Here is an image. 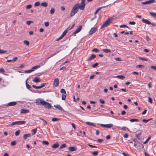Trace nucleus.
Instances as JSON below:
<instances>
[{
	"mask_svg": "<svg viewBox=\"0 0 156 156\" xmlns=\"http://www.w3.org/2000/svg\"><path fill=\"white\" fill-rule=\"evenodd\" d=\"M85 0H81L80 5L78 4H76L73 7L70 14V16L72 17L77 12L79 9L81 10H83L85 8Z\"/></svg>",
	"mask_w": 156,
	"mask_h": 156,
	"instance_id": "1",
	"label": "nucleus"
},
{
	"mask_svg": "<svg viewBox=\"0 0 156 156\" xmlns=\"http://www.w3.org/2000/svg\"><path fill=\"white\" fill-rule=\"evenodd\" d=\"M113 19L111 18H109L101 26V28H103L109 25L112 21Z\"/></svg>",
	"mask_w": 156,
	"mask_h": 156,
	"instance_id": "2",
	"label": "nucleus"
},
{
	"mask_svg": "<svg viewBox=\"0 0 156 156\" xmlns=\"http://www.w3.org/2000/svg\"><path fill=\"white\" fill-rule=\"evenodd\" d=\"M44 101H45L44 100L40 98H38L36 100V104L38 105H43L44 104Z\"/></svg>",
	"mask_w": 156,
	"mask_h": 156,
	"instance_id": "3",
	"label": "nucleus"
},
{
	"mask_svg": "<svg viewBox=\"0 0 156 156\" xmlns=\"http://www.w3.org/2000/svg\"><path fill=\"white\" fill-rule=\"evenodd\" d=\"M82 28V26L81 25H80L78 27L77 29L73 33V35L74 36H75L76 34L80 32Z\"/></svg>",
	"mask_w": 156,
	"mask_h": 156,
	"instance_id": "4",
	"label": "nucleus"
},
{
	"mask_svg": "<svg viewBox=\"0 0 156 156\" xmlns=\"http://www.w3.org/2000/svg\"><path fill=\"white\" fill-rule=\"evenodd\" d=\"M59 84V80L58 78H55L53 84V87H58Z\"/></svg>",
	"mask_w": 156,
	"mask_h": 156,
	"instance_id": "5",
	"label": "nucleus"
},
{
	"mask_svg": "<svg viewBox=\"0 0 156 156\" xmlns=\"http://www.w3.org/2000/svg\"><path fill=\"white\" fill-rule=\"evenodd\" d=\"M101 126L103 127H105L107 128H110L113 126V125L111 123L108 124H101Z\"/></svg>",
	"mask_w": 156,
	"mask_h": 156,
	"instance_id": "6",
	"label": "nucleus"
},
{
	"mask_svg": "<svg viewBox=\"0 0 156 156\" xmlns=\"http://www.w3.org/2000/svg\"><path fill=\"white\" fill-rule=\"evenodd\" d=\"M43 105L46 108L49 109L51 108V105L49 103L46 102L45 101Z\"/></svg>",
	"mask_w": 156,
	"mask_h": 156,
	"instance_id": "7",
	"label": "nucleus"
},
{
	"mask_svg": "<svg viewBox=\"0 0 156 156\" xmlns=\"http://www.w3.org/2000/svg\"><path fill=\"white\" fill-rule=\"evenodd\" d=\"M97 28L96 27H93L91 28L89 32V34L90 35L92 34L93 33L95 32Z\"/></svg>",
	"mask_w": 156,
	"mask_h": 156,
	"instance_id": "8",
	"label": "nucleus"
},
{
	"mask_svg": "<svg viewBox=\"0 0 156 156\" xmlns=\"http://www.w3.org/2000/svg\"><path fill=\"white\" fill-rule=\"evenodd\" d=\"M17 104L16 102L15 101L11 102L6 105V106H11L16 105Z\"/></svg>",
	"mask_w": 156,
	"mask_h": 156,
	"instance_id": "9",
	"label": "nucleus"
},
{
	"mask_svg": "<svg viewBox=\"0 0 156 156\" xmlns=\"http://www.w3.org/2000/svg\"><path fill=\"white\" fill-rule=\"evenodd\" d=\"M69 150L71 151H73L77 150V148L76 147H69Z\"/></svg>",
	"mask_w": 156,
	"mask_h": 156,
	"instance_id": "10",
	"label": "nucleus"
},
{
	"mask_svg": "<svg viewBox=\"0 0 156 156\" xmlns=\"http://www.w3.org/2000/svg\"><path fill=\"white\" fill-rule=\"evenodd\" d=\"M31 136L30 133H27L23 135V138L25 140H26L27 137H30Z\"/></svg>",
	"mask_w": 156,
	"mask_h": 156,
	"instance_id": "11",
	"label": "nucleus"
},
{
	"mask_svg": "<svg viewBox=\"0 0 156 156\" xmlns=\"http://www.w3.org/2000/svg\"><path fill=\"white\" fill-rule=\"evenodd\" d=\"M29 112V110L27 109H26L24 108H23L21 109L20 110V113H27Z\"/></svg>",
	"mask_w": 156,
	"mask_h": 156,
	"instance_id": "12",
	"label": "nucleus"
},
{
	"mask_svg": "<svg viewBox=\"0 0 156 156\" xmlns=\"http://www.w3.org/2000/svg\"><path fill=\"white\" fill-rule=\"evenodd\" d=\"M16 122L17 125H18L25 124L26 123V122L24 121H16Z\"/></svg>",
	"mask_w": 156,
	"mask_h": 156,
	"instance_id": "13",
	"label": "nucleus"
},
{
	"mask_svg": "<svg viewBox=\"0 0 156 156\" xmlns=\"http://www.w3.org/2000/svg\"><path fill=\"white\" fill-rule=\"evenodd\" d=\"M142 21L143 22H144V23H145L146 24H151V22L150 21H149L146 20V19H142Z\"/></svg>",
	"mask_w": 156,
	"mask_h": 156,
	"instance_id": "14",
	"label": "nucleus"
},
{
	"mask_svg": "<svg viewBox=\"0 0 156 156\" xmlns=\"http://www.w3.org/2000/svg\"><path fill=\"white\" fill-rule=\"evenodd\" d=\"M33 81L35 83H39L40 81V79L39 77H36L33 80Z\"/></svg>",
	"mask_w": 156,
	"mask_h": 156,
	"instance_id": "15",
	"label": "nucleus"
},
{
	"mask_svg": "<svg viewBox=\"0 0 156 156\" xmlns=\"http://www.w3.org/2000/svg\"><path fill=\"white\" fill-rule=\"evenodd\" d=\"M96 55L94 54H92L88 59L87 61H91L95 58Z\"/></svg>",
	"mask_w": 156,
	"mask_h": 156,
	"instance_id": "16",
	"label": "nucleus"
},
{
	"mask_svg": "<svg viewBox=\"0 0 156 156\" xmlns=\"http://www.w3.org/2000/svg\"><path fill=\"white\" fill-rule=\"evenodd\" d=\"M54 106L55 108L59 110H63L61 106L59 105H54Z\"/></svg>",
	"mask_w": 156,
	"mask_h": 156,
	"instance_id": "17",
	"label": "nucleus"
},
{
	"mask_svg": "<svg viewBox=\"0 0 156 156\" xmlns=\"http://www.w3.org/2000/svg\"><path fill=\"white\" fill-rule=\"evenodd\" d=\"M59 144L58 143H56L55 144H54L52 145V147L53 148L55 149L59 147Z\"/></svg>",
	"mask_w": 156,
	"mask_h": 156,
	"instance_id": "18",
	"label": "nucleus"
},
{
	"mask_svg": "<svg viewBox=\"0 0 156 156\" xmlns=\"http://www.w3.org/2000/svg\"><path fill=\"white\" fill-rule=\"evenodd\" d=\"M86 124L87 125L92 126H96L95 124L94 123H92V122H86Z\"/></svg>",
	"mask_w": 156,
	"mask_h": 156,
	"instance_id": "19",
	"label": "nucleus"
},
{
	"mask_svg": "<svg viewBox=\"0 0 156 156\" xmlns=\"http://www.w3.org/2000/svg\"><path fill=\"white\" fill-rule=\"evenodd\" d=\"M37 131V129H34L31 130V132L33 135H34L36 133Z\"/></svg>",
	"mask_w": 156,
	"mask_h": 156,
	"instance_id": "20",
	"label": "nucleus"
},
{
	"mask_svg": "<svg viewBox=\"0 0 156 156\" xmlns=\"http://www.w3.org/2000/svg\"><path fill=\"white\" fill-rule=\"evenodd\" d=\"M103 51L105 53H108L111 52V51L110 49H109L107 48H105L103 49Z\"/></svg>",
	"mask_w": 156,
	"mask_h": 156,
	"instance_id": "21",
	"label": "nucleus"
},
{
	"mask_svg": "<svg viewBox=\"0 0 156 156\" xmlns=\"http://www.w3.org/2000/svg\"><path fill=\"white\" fill-rule=\"evenodd\" d=\"M41 5L45 7H47L48 5V4L46 2H43L41 4Z\"/></svg>",
	"mask_w": 156,
	"mask_h": 156,
	"instance_id": "22",
	"label": "nucleus"
},
{
	"mask_svg": "<svg viewBox=\"0 0 156 156\" xmlns=\"http://www.w3.org/2000/svg\"><path fill=\"white\" fill-rule=\"evenodd\" d=\"M75 23H73V25H72V27H70V26H69V27H68V28H67L66 29V30H67V31H68V30H70V29H72V28H73L74 27V26H75Z\"/></svg>",
	"mask_w": 156,
	"mask_h": 156,
	"instance_id": "23",
	"label": "nucleus"
},
{
	"mask_svg": "<svg viewBox=\"0 0 156 156\" xmlns=\"http://www.w3.org/2000/svg\"><path fill=\"white\" fill-rule=\"evenodd\" d=\"M149 13L153 17L156 18V13L152 12H149Z\"/></svg>",
	"mask_w": 156,
	"mask_h": 156,
	"instance_id": "24",
	"label": "nucleus"
},
{
	"mask_svg": "<svg viewBox=\"0 0 156 156\" xmlns=\"http://www.w3.org/2000/svg\"><path fill=\"white\" fill-rule=\"evenodd\" d=\"M116 77L119 79H122L125 78V76L122 75H119L116 76Z\"/></svg>",
	"mask_w": 156,
	"mask_h": 156,
	"instance_id": "25",
	"label": "nucleus"
},
{
	"mask_svg": "<svg viewBox=\"0 0 156 156\" xmlns=\"http://www.w3.org/2000/svg\"><path fill=\"white\" fill-rule=\"evenodd\" d=\"M105 7V6H103L102 7H101L100 8L98 9L95 12H94V15L95 16H96V14L98 12V11L101 9V8H104Z\"/></svg>",
	"mask_w": 156,
	"mask_h": 156,
	"instance_id": "26",
	"label": "nucleus"
},
{
	"mask_svg": "<svg viewBox=\"0 0 156 156\" xmlns=\"http://www.w3.org/2000/svg\"><path fill=\"white\" fill-rule=\"evenodd\" d=\"M129 121L131 122H138L139 121V120L138 119H130L129 120Z\"/></svg>",
	"mask_w": 156,
	"mask_h": 156,
	"instance_id": "27",
	"label": "nucleus"
},
{
	"mask_svg": "<svg viewBox=\"0 0 156 156\" xmlns=\"http://www.w3.org/2000/svg\"><path fill=\"white\" fill-rule=\"evenodd\" d=\"M152 119V118L150 119H144L142 120V121L143 122H145V123H147L150 120Z\"/></svg>",
	"mask_w": 156,
	"mask_h": 156,
	"instance_id": "28",
	"label": "nucleus"
},
{
	"mask_svg": "<svg viewBox=\"0 0 156 156\" xmlns=\"http://www.w3.org/2000/svg\"><path fill=\"white\" fill-rule=\"evenodd\" d=\"M148 4L153 3L155 2L154 0H149L147 1Z\"/></svg>",
	"mask_w": 156,
	"mask_h": 156,
	"instance_id": "29",
	"label": "nucleus"
},
{
	"mask_svg": "<svg viewBox=\"0 0 156 156\" xmlns=\"http://www.w3.org/2000/svg\"><path fill=\"white\" fill-rule=\"evenodd\" d=\"M20 132V130H18L16 131L15 133V134L16 136H18Z\"/></svg>",
	"mask_w": 156,
	"mask_h": 156,
	"instance_id": "30",
	"label": "nucleus"
},
{
	"mask_svg": "<svg viewBox=\"0 0 156 156\" xmlns=\"http://www.w3.org/2000/svg\"><path fill=\"white\" fill-rule=\"evenodd\" d=\"M60 92L62 93H63V94H66V92L65 90V89H62L60 90Z\"/></svg>",
	"mask_w": 156,
	"mask_h": 156,
	"instance_id": "31",
	"label": "nucleus"
},
{
	"mask_svg": "<svg viewBox=\"0 0 156 156\" xmlns=\"http://www.w3.org/2000/svg\"><path fill=\"white\" fill-rule=\"evenodd\" d=\"M98 151H95L94 152H93L92 153V155H93L94 156H96L98 155Z\"/></svg>",
	"mask_w": 156,
	"mask_h": 156,
	"instance_id": "32",
	"label": "nucleus"
},
{
	"mask_svg": "<svg viewBox=\"0 0 156 156\" xmlns=\"http://www.w3.org/2000/svg\"><path fill=\"white\" fill-rule=\"evenodd\" d=\"M66 94H62V100H64L66 99Z\"/></svg>",
	"mask_w": 156,
	"mask_h": 156,
	"instance_id": "33",
	"label": "nucleus"
},
{
	"mask_svg": "<svg viewBox=\"0 0 156 156\" xmlns=\"http://www.w3.org/2000/svg\"><path fill=\"white\" fill-rule=\"evenodd\" d=\"M151 138V137H148L147 139V140L143 143V144H145L146 143H147L148 141H149V140H150Z\"/></svg>",
	"mask_w": 156,
	"mask_h": 156,
	"instance_id": "34",
	"label": "nucleus"
},
{
	"mask_svg": "<svg viewBox=\"0 0 156 156\" xmlns=\"http://www.w3.org/2000/svg\"><path fill=\"white\" fill-rule=\"evenodd\" d=\"M60 119H57L56 118H53L52 119V121L53 122L56 121H57L60 120Z\"/></svg>",
	"mask_w": 156,
	"mask_h": 156,
	"instance_id": "35",
	"label": "nucleus"
},
{
	"mask_svg": "<svg viewBox=\"0 0 156 156\" xmlns=\"http://www.w3.org/2000/svg\"><path fill=\"white\" fill-rule=\"evenodd\" d=\"M42 143L44 145H48L49 144V143L47 141H43Z\"/></svg>",
	"mask_w": 156,
	"mask_h": 156,
	"instance_id": "36",
	"label": "nucleus"
},
{
	"mask_svg": "<svg viewBox=\"0 0 156 156\" xmlns=\"http://www.w3.org/2000/svg\"><path fill=\"white\" fill-rule=\"evenodd\" d=\"M33 71H34V70L31 69H30V70H26L25 71V73H29Z\"/></svg>",
	"mask_w": 156,
	"mask_h": 156,
	"instance_id": "37",
	"label": "nucleus"
},
{
	"mask_svg": "<svg viewBox=\"0 0 156 156\" xmlns=\"http://www.w3.org/2000/svg\"><path fill=\"white\" fill-rule=\"evenodd\" d=\"M15 125H17V122H13L12 123V124L8 126L10 127L11 126H13Z\"/></svg>",
	"mask_w": 156,
	"mask_h": 156,
	"instance_id": "38",
	"label": "nucleus"
},
{
	"mask_svg": "<svg viewBox=\"0 0 156 156\" xmlns=\"http://www.w3.org/2000/svg\"><path fill=\"white\" fill-rule=\"evenodd\" d=\"M40 5V2H36L34 3V6L35 7V6H38L39 5Z\"/></svg>",
	"mask_w": 156,
	"mask_h": 156,
	"instance_id": "39",
	"label": "nucleus"
},
{
	"mask_svg": "<svg viewBox=\"0 0 156 156\" xmlns=\"http://www.w3.org/2000/svg\"><path fill=\"white\" fill-rule=\"evenodd\" d=\"M23 43H24L25 44H26L27 45H29V42L28 41H26L25 40V41H24Z\"/></svg>",
	"mask_w": 156,
	"mask_h": 156,
	"instance_id": "40",
	"label": "nucleus"
},
{
	"mask_svg": "<svg viewBox=\"0 0 156 156\" xmlns=\"http://www.w3.org/2000/svg\"><path fill=\"white\" fill-rule=\"evenodd\" d=\"M92 51L95 52H99V51L97 48H94V49H93L92 50Z\"/></svg>",
	"mask_w": 156,
	"mask_h": 156,
	"instance_id": "41",
	"label": "nucleus"
},
{
	"mask_svg": "<svg viewBox=\"0 0 156 156\" xmlns=\"http://www.w3.org/2000/svg\"><path fill=\"white\" fill-rule=\"evenodd\" d=\"M122 154L124 156H130L129 154L127 153L123 152Z\"/></svg>",
	"mask_w": 156,
	"mask_h": 156,
	"instance_id": "42",
	"label": "nucleus"
},
{
	"mask_svg": "<svg viewBox=\"0 0 156 156\" xmlns=\"http://www.w3.org/2000/svg\"><path fill=\"white\" fill-rule=\"evenodd\" d=\"M6 51H4L2 49H0V54H4L6 52Z\"/></svg>",
	"mask_w": 156,
	"mask_h": 156,
	"instance_id": "43",
	"label": "nucleus"
},
{
	"mask_svg": "<svg viewBox=\"0 0 156 156\" xmlns=\"http://www.w3.org/2000/svg\"><path fill=\"white\" fill-rule=\"evenodd\" d=\"M120 28H125V27H127V28H129L128 27L126 26V25L123 24L121 25L120 26Z\"/></svg>",
	"mask_w": 156,
	"mask_h": 156,
	"instance_id": "44",
	"label": "nucleus"
},
{
	"mask_svg": "<svg viewBox=\"0 0 156 156\" xmlns=\"http://www.w3.org/2000/svg\"><path fill=\"white\" fill-rule=\"evenodd\" d=\"M55 10L54 8H51L50 10V13L51 14H52L55 12Z\"/></svg>",
	"mask_w": 156,
	"mask_h": 156,
	"instance_id": "45",
	"label": "nucleus"
},
{
	"mask_svg": "<svg viewBox=\"0 0 156 156\" xmlns=\"http://www.w3.org/2000/svg\"><path fill=\"white\" fill-rule=\"evenodd\" d=\"M98 65V63H96L95 64L92 65V66L93 68H95Z\"/></svg>",
	"mask_w": 156,
	"mask_h": 156,
	"instance_id": "46",
	"label": "nucleus"
},
{
	"mask_svg": "<svg viewBox=\"0 0 156 156\" xmlns=\"http://www.w3.org/2000/svg\"><path fill=\"white\" fill-rule=\"evenodd\" d=\"M66 144H62L60 146V149H61L65 147H66Z\"/></svg>",
	"mask_w": 156,
	"mask_h": 156,
	"instance_id": "47",
	"label": "nucleus"
},
{
	"mask_svg": "<svg viewBox=\"0 0 156 156\" xmlns=\"http://www.w3.org/2000/svg\"><path fill=\"white\" fill-rule=\"evenodd\" d=\"M39 67H40V66H34L32 68V69H33L34 71L35 69H36L39 68Z\"/></svg>",
	"mask_w": 156,
	"mask_h": 156,
	"instance_id": "48",
	"label": "nucleus"
},
{
	"mask_svg": "<svg viewBox=\"0 0 156 156\" xmlns=\"http://www.w3.org/2000/svg\"><path fill=\"white\" fill-rule=\"evenodd\" d=\"M26 86L29 89H30V88H31L30 86V85L27 83V81H26Z\"/></svg>",
	"mask_w": 156,
	"mask_h": 156,
	"instance_id": "49",
	"label": "nucleus"
},
{
	"mask_svg": "<svg viewBox=\"0 0 156 156\" xmlns=\"http://www.w3.org/2000/svg\"><path fill=\"white\" fill-rule=\"evenodd\" d=\"M16 141H12L11 143V145L12 146H14L16 144Z\"/></svg>",
	"mask_w": 156,
	"mask_h": 156,
	"instance_id": "50",
	"label": "nucleus"
},
{
	"mask_svg": "<svg viewBox=\"0 0 156 156\" xmlns=\"http://www.w3.org/2000/svg\"><path fill=\"white\" fill-rule=\"evenodd\" d=\"M32 7V5H28L26 6V8L27 9H30Z\"/></svg>",
	"mask_w": 156,
	"mask_h": 156,
	"instance_id": "51",
	"label": "nucleus"
},
{
	"mask_svg": "<svg viewBox=\"0 0 156 156\" xmlns=\"http://www.w3.org/2000/svg\"><path fill=\"white\" fill-rule=\"evenodd\" d=\"M144 66H143V65H139L136 66V67H138V68H142L143 67H144Z\"/></svg>",
	"mask_w": 156,
	"mask_h": 156,
	"instance_id": "52",
	"label": "nucleus"
},
{
	"mask_svg": "<svg viewBox=\"0 0 156 156\" xmlns=\"http://www.w3.org/2000/svg\"><path fill=\"white\" fill-rule=\"evenodd\" d=\"M100 102L101 103L104 104L105 103V102L104 100L102 99H100L99 100Z\"/></svg>",
	"mask_w": 156,
	"mask_h": 156,
	"instance_id": "53",
	"label": "nucleus"
},
{
	"mask_svg": "<svg viewBox=\"0 0 156 156\" xmlns=\"http://www.w3.org/2000/svg\"><path fill=\"white\" fill-rule=\"evenodd\" d=\"M45 26L46 27H48L49 25V23L48 22H45L44 23Z\"/></svg>",
	"mask_w": 156,
	"mask_h": 156,
	"instance_id": "54",
	"label": "nucleus"
},
{
	"mask_svg": "<svg viewBox=\"0 0 156 156\" xmlns=\"http://www.w3.org/2000/svg\"><path fill=\"white\" fill-rule=\"evenodd\" d=\"M128 128H127V127L126 126L122 127L121 129L123 130H126Z\"/></svg>",
	"mask_w": 156,
	"mask_h": 156,
	"instance_id": "55",
	"label": "nucleus"
},
{
	"mask_svg": "<svg viewBox=\"0 0 156 156\" xmlns=\"http://www.w3.org/2000/svg\"><path fill=\"white\" fill-rule=\"evenodd\" d=\"M129 23L130 24L133 25L135 24V22L134 21H130Z\"/></svg>",
	"mask_w": 156,
	"mask_h": 156,
	"instance_id": "56",
	"label": "nucleus"
},
{
	"mask_svg": "<svg viewBox=\"0 0 156 156\" xmlns=\"http://www.w3.org/2000/svg\"><path fill=\"white\" fill-rule=\"evenodd\" d=\"M148 101L151 104H152V103L153 101L151 98H148Z\"/></svg>",
	"mask_w": 156,
	"mask_h": 156,
	"instance_id": "57",
	"label": "nucleus"
},
{
	"mask_svg": "<svg viewBox=\"0 0 156 156\" xmlns=\"http://www.w3.org/2000/svg\"><path fill=\"white\" fill-rule=\"evenodd\" d=\"M103 141V140L102 139H98L97 140V142L99 143L102 142Z\"/></svg>",
	"mask_w": 156,
	"mask_h": 156,
	"instance_id": "58",
	"label": "nucleus"
},
{
	"mask_svg": "<svg viewBox=\"0 0 156 156\" xmlns=\"http://www.w3.org/2000/svg\"><path fill=\"white\" fill-rule=\"evenodd\" d=\"M32 22H33L31 21H27L26 22V23L28 25H30V24Z\"/></svg>",
	"mask_w": 156,
	"mask_h": 156,
	"instance_id": "59",
	"label": "nucleus"
},
{
	"mask_svg": "<svg viewBox=\"0 0 156 156\" xmlns=\"http://www.w3.org/2000/svg\"><path fill=\"white\" fill-rule=\"evenodd\" d=\"M141 4H143V5H147V4H148L147 1L146 2H142L141 3Z\"/></svg>",
	"mask_w": 156,
	"mask_h": 156,
	"instance_id": "60",
	"label": "nucleus"
},
{
	"mask_svg": "<svg viewBox=\"0 0 156 156\" xmlns=\"http://www.w3.org/2000/svg\"><path fill=\"white\" fill-rule=\"evenodd\" d=\"M88 146L90 147H92V148H96V147H97L96 146H93V145H90V144H88Z\"/></svg>",
	"mask_w": 156,
	"mask_h": 156,
	"instance_id": "61",
	"label": "nucleus"
},
{
	"mask_svg": "<svg viewBox=\"0 0 156 156\" xmlns=\"http://www.w3.org/2000/svg\"><path fill=\"white\" fill-rule=\"evenodd\" d=\"M67 31H68L67 30H65L63 32V33H62V34H63V35H66V34Z\"/></svg>",
	"mask_w": 156,
	"mask_h": 156,
	"instance_id": "62",
	"label": "nucleus"
},
{
	"mask_svg": "<svg viewBox=\"0 0 156 156\" xmlns=\"http://www.w3.org/2000/svg\"><path fill=\"white\" fill-rule=\"evenodd\" d=\"M46 84V83H42V84H41V88H42V87H44L45 86Z\"/></svg>",
	"mask_w": 156,
	"mask_h": 156,
	"instance_id": "63",
	"label": "nucleus"
},
{
	"mask_svg": "<svg viewBox=\"0 0 156 156\" xmlns=\"http://www.w3.org/2000/svg\"><path fill=\"white\" fill-rule=\"evenodd\" d=\"M0 71L4 73L5 72V70L3 68H1L0 69Z\"/></svg>",
	"mask_w": 156,
	"mask_h": 156,
	"instance_id": "64",
	"label": "nucleus"
}]
</instances>
